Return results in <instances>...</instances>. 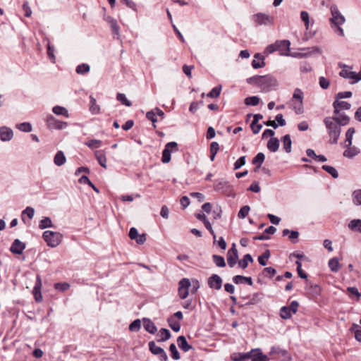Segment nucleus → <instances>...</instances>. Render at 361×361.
Returning a JSON list of instances; mask_svg holds the SVG:
<instances>
[{
    "label": "nucleus",
    "mask_w": 361,
    "mask_h": 361,
    "mask_svg": "<svg viewBox=\"0 0 361 361\" xmlns=\"http://www.w3.org/2000/svg\"><path fill=\"white\" fill-rule=\"evenodd\" d=\"M79 182L80 183L88 184L89 186H91L95 192H99V189L90 181L87 176H82L80 178Z\"/></svg>",
    "instance_id": "obj_45"
},
{
    "label": "nucleus",
    "mask_w": 361,
    "mask_h": 361,
    "mask_svg": "<svg viewBox=\"0 0 361 361\" xmlns=\"http://www.w3.org/2000/svg\"><path fill=\"white\" fill-rule=\"evenodd\" d=\"M270 257V251L267 250L262 255L258 257V262L262 266L266 265L265 259H269Z\"/></svg>",
    "instance_id": "obj_51"
},
{
    "label": "nucleus",
    "mask_w": 361,
    "mask_h": 361,
    "mask_svg": "<svg viewBox=\"0 0 361 361\" xmlns=\"http://www.w3.org/2000/svg\"><path fill=\"white\" fill-rule=\"evenodd\" d=\"M63 235L59 232L47 231V245L56 247L62 240Z\"/></svg>",
    "instance_id": "obj_4"
},
{
    "label": "nucleus",
    "mask_w": 361,
    "mask_h": 361,
    "mask_svg": "<svg viewBox=\"0 0 361 361\" xmlns=\"http://www.w3.org/2000/svg\"><path fill=\"white\" fill-rule=\"evenodd\" d=\"M306 287L307 289L311 290L312 293L314 295H319L320 293V287L317 284H313L311 282H307Z\"/></svg>",
    "instance_id": "obj_50"
},
{
    "label": "nucleus",
    "mask_w": 361,
    "mask_h": 361,
    "mask_svg": "<svg viewBox=\"0 0 361 361\" xmlns=\"http://www.w3.org/2000/svg\"><path fill=\"white\" fill-rule=\"evenodd\" d=\"M66 157L62 151H59L56 154L54 162L56 166H62L66 162Z\"/></svg>",
    "instance_id": "obj_31"
},
{
    "label": "nucleus",
    "mask_w": 361,
    "mask_h": 361,
    "mask_svg": "<svg viewBox=\"0 0 361 361\" xmlns=\"http://www.w3.org/2000/svg\"><path fill=\"white\" fill-rule=\"evenodd\" d=\"M253 259L250 254H246L244 255L243 258L238 261V267L245 269L247 267L249 262H252Z\"/></svg>",
    "instance_id": "obj_29"
},
{
    "label": "nucleus",
    "mask_w": 361,
    "mask_h": 361,
    "mask_svg": "<svg viewBox=\"0 0 361 361\" xmlns=\"http://www.w3.org/2000/svg\"><path fill=\"white\" fill-rule=\"evenodd\" d=\"M300 18L301 20L304 22L306 29H308L310 24L309 13L305 11H302L300 12Z\"/></svg>",
    "instance_id": "obj_55"
},
{
    "label": "nucleus",
    "mask_w": 361,
    "mask_h": 361,
    "mask_svg": "<svg viewBox=\"0 0 361 361\" xmlns=\"http://www.w3.org/2000/svg\"><path fill=\"white\" fill-rule=\"evenodd\" d=\"M149 350L151 351V353L154 355H159L161 353H162V351L164 350V349L161 347H159L157 346L156 344H155V342L154 341H150L149 342Z\"/></svg>",
    "instance_id": "obj_36"
},
{
    "label": "nucleus",
    "mask_w": 361,
    "mask_h": 361,
    "mask_svg": "<svg viewBox=\"0 0 361 361\" xmlns=\"http://www.w3.org/2000/svg\"><path fill=\"white\" fill-rule=\"evenodd\" d=\"M169 326L171 327V329L174 331L175 332H178L180 329V324L174 319L173 317H169L167 319Z\"/></svg>",
    "instance_id": "obj_32"
},
{
    "label": "nucleus",
    "mask_w": 361,
    "mask_h": 361,
    "mask_svg": "<svg viewBox=\"0 0 361 361\" xmlns=\"http://www.w3.org/2000/svg\"><path fill=\"white\" fill-rule=\"evenodd\" d=\"M353 202L356 205H361V190H355L353 192Z\"/></svg>",
    "instance_id": "obj_52"
},
{
    "label": "nucleus",
    "mask_w": 361,
    "mask_h": 361,
    "mask_svg": "<svg viewBox=\"0 0 361 361\" xmlns=\"http://www.w3.org/2000/svg\"><path fill=\"white\" fill-rule=\"evenodd\" d=\"M322 169L329 173L333 178H337L338 177V173L334 167L329 165H323Z\"/></svg>",
    "instance_id": "obj_37"
},
{
    "label": "nucleus",
    "mask_w": 361,
    "mask_h": 361,
    "mask_svg": "<svg viewBox=\"0 0 361 361\" xmlns=\"http://www.w3.org/2000/svg\"><path fill=\"white\" fill-rule=\"evenodd\" d=\"M90 67L87 63H82L76 67L75 72L79 75H85L90 72Z\"/></svg>",
    "instance_id": "obj_33"
},
{
    "label": "nucleus",
    "mask_w": 361,
    "mask_h": 361,
    "mask_svg": "<svg viewBox=\"0 0 361 361\" xmlns=\"http://www.w3.org/2000/svg\"><path fill=\"white\" fill-rule=\"evenodd\" d=\"M238 259V250L233 243L227 253V262L230 267H233Z\"/></svg>",
    "instance_id": "obj_9"
},
{
    "label": "nucleus",
    "mask_w": 361,
    "mask_h": 361,
    "mask_svg": "<svg viewBox=\"0 0 361 361\" xmlns=\"http://www.w3.org/2000/svg\"><path fill=\"white\" fill-rule=\"evenodd\" d=\"M250 210V207L247 205H245V206H243V207H241V209H240V211L238 214V218H240V219L245 218L247 216Z\"/></svg>",
    "instance_id": "obj_53"
},
{
    "label": "nucleus",
    "mask_w": 361,
    "mask_h": 361,
    "mask_svg": "<svg viewBox=\"0 0 361 361\" xmlns=\"http://www.w3.org/2000/svg\"><path fill=\"white\" fill-rule=\"evenodd\" d=\"M300 70L302 73H309L312 71V67L307 62H302L300 64Z\"/></svg>",
    "instance_id": "obj_64"
},
{
    "label": "nucleus",
    "mask_w": 361,
    "mask_h": 361,
    "mask_svg": "<svg viewBox=\"0 0 361 361\" xmlns=\"http://www.w3.org/2000/svg\"><path fill=\"white\" fill-rule=\"evenodd\" d=\"M191 286L188 279H182L178 283V295L180 299H185L188 295V288Z\"/></svg>",
    "instance_id": "obj_7"
},
{
    "label": "nucleus",
    "mask_w": 361,
    "mask_h": 361,
    "mask_svg": "<svg viewBox=\"0 0 361 361\" xmlns=\"http://www.w3.org/2000/svg\"><path fill=\"white\" fill-rule=\"evenodd\" d=\"M252 353H235L232 355V360L233 361H245L247 360L251 359Z\"/></svg>",
    "instance_id": "obj_22"
},
{
    "label": "nucleus",
    "mask_w": 361,
    "mask_h": 361,
    "mask_svg": "<svg viewBox=\"0 0 361 361\" xmlns=\"http://www.w3.org/2000/svg\"><path fill=\"white\" fill-rule=\"evenodd\" d=\"M333 106L334 109V113H339V111L342 110H349L350 104L347 102L340 101V99H336L333 103Z\"/></svg>",
    "instance_id": "obj_14"
},
{
    "label": "nucleus",
    "mask_w": 361,
    "mask_h": 361,
    "mask_svg": "<svg viewBox=\"0 0 361 361\" xmlns=\"http://www.w3.org/2000/svg\"><path fill=\"white\" fill-rule=\"evenodd\" d=\"M340 68H342V71L339 73V75L341 77H343L344 78H349L354 80V82H358L359 80H357V78L358 77V74L355 72L349 71L347 68L348 66L346 65H341L339 64Z\"/></svg>",
    "instance_id": "obj_11"
},
{
    "label": "nucleus",
    "mask_w": 361,
    "mask_h": 361,
    "mask_svg": "<svg viewBox=\"0 0 361 361\" xmlns=\"http://www.w3.org/2000/svg\"><path fill=\"white\" fill-rule=\"evenodd\" d=\"M303 97H304L303 92L300 89L296 88L294 90L293 97H292V99L290 101V104L292 109L295 113L302 111V110H303Z\"/></svg>",
    "instance_id": "obj_2"
},
{
    "label": "nucleus",
    "mask_w": 361,
    "mask_h": 361,
    "mask_svg": "<svg viewBox=\"0 0 361 361\" xmlns=\"http://www.w3.org/2000/svg\"><path fill=\"white\" fill-rule=\"evenodd\" d=\"M319 83L321 88L326 90L329 86V80L324 77H319Z\"/></svg>",
    "instance_id": "obj_59"
},
{
    "label": "nucleus",
    "mask_w": 361,
    "mask_h": 361,
    "mask_svg": "<svg viewBox=\"0 0 361 361\" xmlns=\"http://www.w3.org/2000/svg\"><path fill=\"white\" fill-rule=\"evenodd\" d=\"M16 128L20 131L29 133L32 131V126L29 122H24L16 125Z\"/></svg>",
    "instance_id": "obj_35"
},
{
    "label": "nucleus",
    "mask_w": 361,
    "mask_h": 361,
    "mask_svg": "<svg viewBox=\"0 0 361 361\" xmlns=\"http://www.w3.org/2000/svg\"><path fill=\"white\" fill-rule=\"evenodd\" d=\"M339 261L338 258L333 257L329 261V267L333 272H337L339 270Z\"/></svg>",
    "instance_id": "obj_34"
},
{
    "label": "nucleus",
    "mask_w": 361,
    "mask_h": 361,
    "mask_svg": "<svg viewBox=\"0 0 361 361\" xmlns=\"http://www.w3.org/2000/svg\"><path fill=\"white\" fill-rule=\"evenodd\" d=\"M261 75H255L246 79V82L252 85L259 87Z\"/></svg>",
    "instance_id": "obj_43"
},
{
    "label": "nucleus",
    "mask_w": 361,
    "mask_h": 361,
    "mask_svg": "<svg viewBox=\"0 0 361 361\" xmlns=\"http://www.w3.org/2000/svg\"><path fill=\"white\" fill-rule=\"evenodd\" d=\"M69 287L70 285L68 283H56L54 284V288L56 290H59L61 291H65L68 290Z\"/></svg>",
    "instance_id": "obj_62"
},
{
    "label": "nucleus",
    "mask_w": 361,
    "mask_h": 361,
    "mask_svg": "<svg viewBox=\"0 0 361 361\" xmlns=\"http://www.w3.org/2000/svg\"><path fill=\"white\" fill-rule=\"evenodd\" d=\"M254 20L255 22L259 25H271L274 23V18L271 17L270 16L262 13H258L255 14L254 16Z\"/></svg>",
    "instance_id": "obj_8"
},
{
    "label": "nucleus",
    "mask_w": 361,
    "mask_h": 361,
    "mask_svg": "<svg viewBox=\"0 0 361 361\" xmlns=\"http://www.w3.org/2000/svg\"><path fill=\"white\" fill-rule=\"evenodd\" d=\"M349 121V117L345 114H334L324 118V123L328 130L331 144L337 143L341 134V126L347 125Z\"/></svg>",
    "instance_id": "obj_1"
},
{
    "label": "nucleus",
    "mask_w": 361,
    "mask_h": 361,
    "mask_svg": "<svg viewBox=\"0 0 361 361\" xmlns=\"http://www.w3.org/2000/svg\"><path fill=\"white\" fill-rule=\"evenodd\" d=\"M221 90V85L216 86L214 87L208 94L207 97L212 98L218 97L220 95Z\"/></svg>",
    "instance_id": "obj_49"
},
{
    "label": "nucleus",
    "mask_w": 361,
    "mask_h": 361,
    "mask_svg": "<svg viewBox=\"0 0 361 361\" xmlns=\"http://www.w3.org/2000/svg\"><path fill=\"white\" fill-rule=\"evenodd\" d=\"M259 98L257 96L248 97L245 99V104L248 106H256L259 103Z\"/></svg>",
    "instance_id": "obj_40"
},
{
    "label": "nucleus",
    "mask_w": 361,
    "mask_h": 361,
    "mask_svg": "<svg viewBox=\"0 0 361 361\" xmlns=\"http://www.w3.org/2000/svg\"><path fill=\"white\" fill-rule=\"evenodd\" d=\"M263 273L266 276L271 278L276 274V269L272 267H266L264 269Z\"/></svg>",
    "instance_id": "obj_63"
},
{
    "label": "nucleus",
    "mask_w": 361,
    "mask_h": 361,
    "mask_svg": "<svg viewBox=\"0 0 361 361\" xmlns=\"http://www.w3.org/2000/svg\"><path fill=\"white\" fill-rule=\"evenodd\" d=\"M13 132L12 129L2 126L0 128V140L3 142L9 141L13 138Z\"/></svg>",
    "instance_id": "obj_13"
},
{
    "label": "nucleus",
    "mask_w": 361,
    "mask_h": 361,
    "mask_svg": "<svg viewBox=\"0 0 361 361\" xmlns=\"http://www.w3.org/2000/svg\"><path fill=\"white\" fill-rule=\"evenodd\" d=\"M254 57L256 59L260 60L261 62L257 61L255 59H254L252 61V66L253 68L258 69V68H263V67L265 66L266 63L264 61V56H262L259 53H257V54H255L254 55Z\"/></svg>",
    "instance_id": "obj_18"
},
{
    "label": "nucleus",
    "mask_w": 361,
    "mask_h": 361,
    "mask_svg": "<svg viewBox=\"0 0 361 361\" xmlns=\"http://www.w3.org/2000/svg\"><path fill=\"white\" fill-rule=\"evenodd\" d=\"M355 132V130L354 128H350L345 133V142H348V147H350L352 145L353 136Z\"/></svg>",
    "instance_id": "obj_46"
},
{
    "label": "nucleus",
    "mask_w": 361,
    "mask_h": 361,
    "mask_svg": "<svg viewBox=\"0 0 361 361\" xmlns=\"http://www.w3.org/2000/svg\"><path fill=\"white\" fill-rule=\"evenodd\" d=\"M230 185L229 183L225 180H220L216 182L214 184V190L218 192H225L228 188Z\"/></svg>",
    "instance_id": "obj_28"
},
{
    "label": "nucleus",
    "mask_w": 361,
    "mask_h": 361,
    "mask_svg": "<svg viewBox=\"0 0 361 361\" xmlns=\"http://www.w3.org/2000/svg\"><path fill=\"white\" fill-rule=\"evenodd\" d=\"M177 343L178 347L184 352H188L192 349V346L188 344L186 338L184 336H180L178 337Z\"/></svg>",
    "instance_id": "obj_17"
},
{
    "label": "nucleus",
    "mask_w": 361,
    "mask_h": 361,
    "mask_svg": "<svg viewBox=\"0 0 361 361\" xmlns=\"http://www.w3.org/2000/svg\"><path fill=\"white\" fill-rule=\"evenodd\" d=\"M295 264L297 265V271L299 277H300L301 279H306L307 278V274L302 271L301 262L299 260H298L295 262Z\"/></svg>",
    "instance_id": "obj_56"
},
{
    "label": "nucleus",
    "mask_w": 361,
    "mask_h": 361,
    "mask_svg": "<svg viewBox=\"0 0 361 361\" xmlns=\"http://www.w3.org/2000/svg\"><path fill=\"white\" fill-rule=\"evenodd\" d=\"M245 164V156H243L240 157L235 163H234V170H238L243 165Z\"/></svg>",
    "instance_id": "obj_61"
},
{
    "label": "nucleus",
    "mask_w": 361,
    "mask_h": 361,
    "mask_svg": "<svg viewBox=\"0 0 361 361\" xmlns=\"http://www.w3.org/2000/svg\"><path fill=\"white\" fill-rule=\"evenodd\" d=\"M349 229L353 231H357L361 233V219H353L348 225Z\"/></svg>",
    "instance_id": "obj_26"
},
{
    "label": "nucleus",
    "mask_w": 361,
    "mask_h": 361,
    "mask_svg": "<svg viewBox=\"0 0 361 361\" xmlns=\"http://www.w3.org/2000/svg\"><path fill=\"white\" fill-rule=\"evenodd\" d=\"M292 312L290 311L288 307H282L280 310V316L284 319H290L292 316Z\"/></svg>",
    "instance_id": "obj_41"
},
{
    "label": "nucleus",
    "mask_w": 361,
    "mask_h": 361,
    "mask_svg": "<svg viewBox=\"0 0 361 361\" xmlns=\"http://www.w3.org/2000/svg\"><path fill=\"white\" fill-rule=\"evenodd\" d=\"M276 45L277 47V51H289L290 42L289 40H277L276 42Z\"/></svg>",
    "instance_id": "obj_20"
},
{
    "label": "nucleus",
    "mask_w": 361,
    "mask_h": 361,
    "mask_svg": "<svg viewBox=\"0 0 361 361\" xmlns=\"http://www.w3.org/2000/svg\"><path fill=\"white\" fill-rule=\"evenodd\" d=\"M331 13L332 15V18H331V22L335 25H341L345 23L344 16L340 13L338 9V7L336 5H333L331 6Z\"/></svg>",
    "instance_id": "obj_6"
},
{
    "label": "nucleus",
    "mask_w": 361,
    "mask_h": 361,
    "mask_svg": "<svg viewBox=\"0 0 361 361\" xmlns=\"http://www.w3.org/2000/svg\"><path fill=\"white\" fill-rule=\"evenodd\" d=\"M35 214V210L32 207H27L22 212V220L25 221V216L26 215L30 219H32Z\"/></svg>",
    "instance_id": "obj_42"
},
{
    "label": "nucleus",
    "mask_w": 361,
    "mask_h": 361,
    "mask_svg": "<svg viewBox=\"0 0 361 361\" xmlns=\"http://www.w3.org/2000/svg\"><path fill=\"white\" fill-rule=\"evenodd\" d=\"M265 159V156L262 152H259L252 159V164L262 165Z\"/></svg>",
    "instance_id": "obj_47"
},
{
    "label": "nucleus",
    "mask_w": 361,
    "mask_h": 361,
    "mask_svg": "<svg viewBox=\"0 0 361 361\" xmlns=\"http://www.w3.org/2000/svg\"><path fill=\"white\" fill-rule=\"evenodd\" d=\"M32 293L36 301L39 302L42 300V295L41 293V280L39 276L37 277V282L33 288Z\"/></svg>",
    "instance_id": "obj_16"
},
{
    "label": "nucleus",
    "mask_w": 361,
    "mask_h": 361,
    "mask_svg": "<svg viewBox=\"0 0 361 361\" xmlns=\"http://www.w3.org/2000/svg\"><path fill=\"white\" fill-rule=\"evenodd\" d=\"M116 98L118 101L121 102L123 104L130 106H131V102L126 98V95L122 93H118Z\"/></svg>",
    "instance_id": "obj_54"
},
{
    "label": "nucleus",
    "mask_w": 361,
    "mask_h": 361,
    "mask_svg": "<svg viewBox=\"0 0 361 361\" xmlns=\"http://www.w3.org/2000/svg\"><path fill=\"white\" fill-rule=\"evenodd\" d=\"M178 150V144L176 142H168L162 152L161 161L164 164L169 163L171 161V153Z\"/></svg>",
    "instance_id": "obj_5"
},
{
    "label": "nucleus",
    "mask_w": 361,
    "mask_h": 361,
    "mask_svg": "<svg viewBox=\"0 0 361 361\" xmlns=\"http://www.w3.org/2000/svg\"><path fill=\"white\" fill-rule=\"evenodd\" d=\"M267 148L273 152H276L279 147V141L276 137L271 138L267 145Z\"/></svg>",
    "instance_id": "obj_27"
},
{
    "label": "nucleus",
    "mask_w": 361,
    "mask_h": 361,
    "mask_svg": "<svg viewBox=\"0 0 361 361\" xmlns=\"http://www.w3.org/2000/svg\"><path fill=\"white\" fill-rule=\"evenodd\" d=\"M141 328V321L137 319L134 320L129 326V330L133 332H137Z\"/></svg>",
    "instance_id": "obj_44"
},
{
    "label": "nucleus",
    "mask_w": 361,
    "mask_h": 361,
    "mask_svg": "<svg viewBox=\"0 0 361 361\" xmlns=\"http://www.w3.org/2000/svg\"><path fill=\"white\" fill-rule=\"evenodd\" d=\"M169 350L171 353V357L174 360H179L180 356L174 343H171L169 346Z\"/></svg>",
    "instance_id": "obj_48"
},
{
    "label": "nucleus",
    "mask_w": 361,
    "mask_h": 361,
    "mask_svg": "<svg viewBox=\"0 0 361 361\" xmlns=\"http://www.w3.org/2000/svg\"><path fill=\"white\" fill-rule=\"evenodd\" d=\"M143 326L145 331L152 334H155L157 331L155 324L148 318L143 319Z\"/></svg>",
    "instance_id": "obj_19"
},
{
    "label": "nucleus",
    "mask_w": 361,
    "mask_h": 361,
    "mask_svg": "<svg viewBox=\"0 0 361 361\" xmlns=\"http://www.w3.org/2000/svg\"><path fill=\"white\" fill-rule=\"evenodd\" d=\"M222 279L217 274H212L207 279V283L210 288L220 290L222 287Z\"/></svg>",
    "instance_id": "obj_10"
},
{
    "label": "nucleus",
    "mask_w": 361,
    "mask_h": 361,
    "mask_svg": "<svg viewBox=\"0 0 361 361\" xmlns=\"http://www.w3.org/2000/svg\"><path fill=\"white\" fill-rule=\"evenodd\" d=\"M101 142V140L94 139L85 142V145L90 148H98L100 146Z\"/></svg>",
    "instance_id": "obj_60"
},
{
    "label": "nucleus",
    "mask_w": 361,
    "mask_h": 361,
    "mask_svg": "<svg viewBox=\"0 0 361 361\" xmlns=\"http://www.w3.org/2000/svg\"><path fill=\"white\" fill-rule=\"evenodd\" d=\"M94 155H95V157H96L97 161L100 164V166H102L103 168L106 169L107 167L106 166V155H105L104 151L97 150L95 152Z\"/></svg>",
    "instance_id": "obj_21"
},
{
    "label": "nucleus",
    "mask_w": 361,
    "mask_h": 361,
    "mask_svg": "<svg viewBox=\"0 0 361 361\" xmlns=\"http://www.w3.org/2000/svg\"><path fill=\"white\" fill-rule=\"evenodd\" d=\"M171 333L167 329L162 328L159 330V332L157 334V336L159 337L157 339L158 342H164L169 340L171 338Z\"/></svg>",
    "instance_id": "obj_24"
},
{
    "label": "nucleus",
    "mask_w": 361,
    "mask_h": 361,
    "mask_svg": "<svg viewBox=\"0 0 361 361\" xmlns=\"http://www.w3.org/2000/svg\"><path fill=\"white\" fill-rule=\"evenodd\" d=\"M212 259L214 262L218 267H224L226 266V262L223 257L217 255H214L212 256Z\"/></svg>",
    "instance_id": "obj_39"
},
{
    "label": "nucleus",
    "mask_w": 361,
    "mask_h": 361,
    "mask_svg": "<svg viewBox=\"0 0 361 361\" xmlns=\"http://www.w3.org/2000/svg\"><path fill=\"white\" fill-rule=\"evenodd\" d=\"M47 54L49 59H51V62L54 63L56 62V57L54 55V48L53 46H50L48 44L47 49Z\"/></svg>",
    "instance_id": "obj_58"
},
{
    "label": "nucleus",
    "mask_w": 361,
    "mask_h": 361,
    "mask_svg": "<svg viewBox=\"0 0 361 361\" xmlns=\"http://www.w3.org/2000/svg\"><path fill=\"white\" fill-rule=\"evenodd\" d=\"M283 147L286 152L290 153L291 152L292 141L290 135H286L281 138Z\"/></svg>",
    "instance_id": "obj_25"
},
{
    "label": "nucleus",
    "mask_w": 361,
    "mask_h": 361,
    "mask_svg": "<svg viewBox=\"0 0 361 361\" xmlns=\"http://www.w3.org/2000/svg\"><path fill=\"white\" fill-rule=\"evenodd\" d=\"M25 247V243L21 242L19 239H16L10 247V251L16 255H21Z\"/></svg>",
    "instance_id": "obj_12"
},
{
    "label": "nucleus",
    "mask_w": 361,
    "mask_h": 361,
    "mask_svg": "<svg viewBox=\"0 0 361 361\" xmlns=\"http://www.w3.org/2000/svg\"><path fill=\"white\" fill-rule=\"evenodd\" d=\"M233 281L235 284L243 283L245 282L250 286L252 285V280L251 277H246L241 275H236L233 276Z\"/></svg>",
    "instance_id": "obj_23"
},
{
    "label": "nucleus",
    "mask_w": 361,
    "mask_h": 361,
    "mask_svg": "<svg viewBox=\"0 0 361 361\" xmlns=\"http://www.w3.org/2000/svg\"><path fill=\"white\" fill-rule=\"evenodd\" d=\"M360 153V150L357 147L349 148L344 151L343 156L348 158H353Z\"/></svg>",
    "instance_id": "obj_38"
},
{
    "label": "nucleus",
    "mask_w": 361,
    "mask_h": 361,
    "mask_svg": "<svg viewBox=\"0 0 361 361\" xmlns=\"http://www.w3.org/2000/svg\"><path fill=\"white\" fill-rule=\"evenodd\" d=\"M110 26L114 34L119 35V26L118 25L117 20L114 18L110 19Z\"/></svg>",
    "instance_id": "obj_57"
},
{
    "label": "nucleus",
    "mask_w": 361,
    "mask_h": 361,
    "mask_svg": "<svg viewBox=\"0 0 361 361\" xmlns=\"http://www.w3.org/2000/svg\"><path fill=\"white\" fill-rule=\"evenodd\" d=\"M47 122L48 123V126L49 127H54L57 129H62L67 126V123L63 122V121H56L52 118L47 120Z\"/></svg>",
    "instance_id": "obj_30"
},
{
    "label": "nucleus",
    "mask_w": 361,
    "mask_h": 361,
    "mask_svg": "<svg viewBox=\"0 0 361 361\" xmlns=\"http://www.w3.org/2000/svg\"><path fill=\"white\" fill-rule=\"evenodd\" d=\"M250 353H252V361H267L269 360L267 355H264L259 348L253 349Z\"/></svg>",
    "instance_id": "obj_15"
},
{
    "label": "nucleus",
    "mask_w": 361,
    "mask_h": 361,
    "mask_svg": "<svg viewBox=\"0 0 361 361\" xmlns=\"http://www.w3.org/2000/svg\"><path fill=\"white\" fill-rule=\"evenodd\" d=\"M278 86L277 80L271 75H261L259 88L264 92H269Z\"/></svg>",
    "instance_id": "obj_3"
}]
</instances>
